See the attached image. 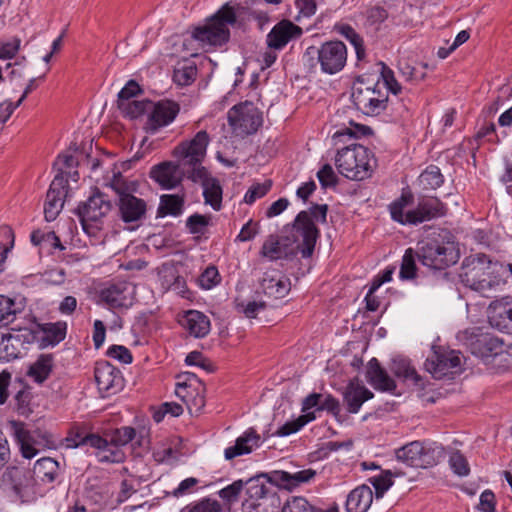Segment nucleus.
<instances>
[{"mask_svg":"<svg viewBox=\"0 0 512 512\" xmlns=\"http://www.w3.org/2000/svg\"><path fill=\"white\" fill-rule=\"evenodd\" d=\"M337 169L349 180L363 181L372 175L375 167L370 162H339Z\"/></svg>","mask_w":512,"mask_h":512,"instance_id":"obj_36","label":"nucleus"},{"mask_svg":"<svg viewBox=\"0 0 512 512\" xmlns=\"http://www.w3.org/2000/svg\"><path fill=\"white\" fill-rule=\"evenodd\" d=\"M302 29L289 20L277 23L267 35V45L274 50L282 49L291 40L301 36Z\"/></svg>","mask_w":512,"mask_h":512,"instance_id":"obj_23","label":"nucleus"},{"mask_svg":"<svg viewBox=\"0 0 512 512\" xmlns=\"http://www.w3.org/2000/svg\"><path fill=\"white\" fill-rule=\"evenodd\" d=\"M281 512H322L303 497H292L281 508Z\"/></svg>","mask_w":512,"mask_h":512,"instance_id":"obj_56","label":"nucleus"},{"mask_svg":"<svg viewBox=\"0 0 512 512\" xmlns=\"http://www.w3.org/2000/svg\"><path fill=\"white\" fill-rule=\"evenodd\" d=\"M397 472L391 470L382 471L379 475L371 477L369 482L375 488L376 497L380 498L393 485V476H398Z\"/></svg>","mask_w":512,"mask_h":512,"instance_id":"obj_51","label":"nucleus"},{"mask_svg":"<svg viewBox=\"0 0 512 512\" xmlns=\"http://www.w3.org/2000/svg\"><path fill=\"white\" fill-rule=\"evenodd\" d=\"M227 118L233 132L241 137L257 132L263 122L261 111L250 101L233 106Z\"/></svg>","mask_w":512,"mask_h":512,"instance_id":"obj_9","label":"nucleus"},{"mask_svg":"<svg viewBox=\"0 0 512 512\" xmlns=\"http://www.w3.org/2000/svg\"><path fill=\"white\" fill-rule=\"evenodd\" d=\"M460 355L459 351L433 346L431 354L425 361V368L435 379L450 378L460 370Z\"/></svg>","mask_w":512,"mask_h":512,"instance_id":"obj_12","label":"nucleus"},{"mask_svg":"<svg viewBox=\"0 0 512 512\" xmlns=\"http://www.w3.org/2000/svg\"><path fill=\"white\" fill-rule=\"evenodd\" d=\"M210 136L205 130L197 132L191 139L182 141L173 150L179 159L203 160L206 157Z\"/></svg>","mask_w":512,"mask_h":512,"instance_id":"obj_20","label":"nucleus"},{"mask_svg":"<svg viewBox=\"0 0 512 512\" xmlns=\"http://www.w3.org/2000/svg\"><path fill=\"white\" fill-rule=\"evenodd\" d=\"M354 135L349 129L334 133L332 144L336 150L335 160H369L374 157L367 147L358 143Z\"/></svg>","mask_w":512,"mask_h":512,"instance_id":"obj_15","label":"nucleus"},{"mask_svg":"<svg viewBox=\"0 0 512 512\" xmlns=\"http://www.w3.org/2000/svg\"><path fill=\"white\" fill-rule=\"evenodd\" d=\"M381 76L383 79V84H380L382 87V91H384V89L386 88L387 90H389L390 92H392L395 95L401 91V86L398 83V81L396 80V78L394 76V72L391 69H389L387 66H385V64H383V63H382Z\"/></svg>","mask_w":512,"mask_h":512,"instance_id":"obj_63","label":"nucleus"},{"mask_svg":"<svg viewBox=\"0 0 512 512\" xmlns=\"http://www.w3.org/2000/svg\"><path fill=\"white\" fill-rule=\"evenodd\" d=\"M20 380L12 379V374L7 370L0 372V405L7 403L14 396L16 388H19Z\"/></svg>","mask_w":512,"mask_h":512,"instance_id":"obj_45","label":"nucleus"},{"mask_svg":"<svg viewBox=\"0 0 512 512\" xmlns=\"http://www.w3.org/2000/svg\"><path fill=\"white\" fill-rule=\"evenodd\" d=\"M98 389L104 397L116 394L124 386L120 370L107 361L98 362L94 371Z\"/></svg>","mask_w":512,"mask_h":512,"instance_id":"obj_17","label":"nucleus"},{"mask_svg":"<svg viewBox=\"0 0 512 512\" xmlns=\"http://www.w3.org/2000/svg\"><path fill=\"white\" fill-rule=\"evenodd\" d=\"M33 477L43 484L53 483L59 475V463L51 457L38 459L31 471Z\"/></svg>","mask_w":512,"mask_h":512,"instance_id":"obj_34","label":"nucleus"},{"mask_svg":"<svg viewBox=\"0 0 512 512\" xmlns=\"http://www.w3.org/2000/svg\"><path fill=\"white\" fill-rule=\"evenodd\" d=\"M420 182L424 188L436 189L443 184L444 177L439 167L430 165L421 173Z\"/></svg>","mask_w":512,"mask_h":512,"instance_id":"obj_52","label":"nucleus"},{"mask_svg":"<svg viewBox=\"0 0 512 512\" xmlns=\"http://www.w3.org/2000/svg\"><path fill=\"white\" fill-rule=\"evenodd\" d=\"M264 476L246 481V497L242 503L243 512H280L281 501L272 485H266Z\"/></svg>","mask_w":512,"mask_h":512,"instance_id":"obj_6","label":"nucleus"},{"mask_svg":"<svg viewBox=\"0 0 512 512\" xmlns=\"http://www.w3.org/2000/svg\"><path fill=\"white\" fill-rule=\"evenodd\" d=\"M351 97L355 107L368 116L379 115L388 101V94L382 91L379 82L366 85L361 79L354 84Z\"/></svg>","mask_w":512,"mask_h":512,"instance_id":"obj_8","label":"nucleus"},{"mask_svg":"<svg viewBox=\"0 0 512 512\" xmlns=\"http://www.w3.org/2000/svg\"><path fill=\"white\" fill-rule=\"evenodd\" d=\"M14 342H19V339L12 334H2L0 338V353L7 360L18 357L19 351L15 347Z\"/></svg>","mask_w":512,"mask_h":512,"instance_id":"obj_60","label":"nucleus"},{"mask_svg":"<svg viewBox=\"0 0 512 512\" xmlns=\"http://www.w3.org/2000/svg\"><path fill=\"white\" fill-rule=\"evenodd\" d=\"M180 324L195 338H203L210 332V320L202 312L197 310L187 311Z\"/></svg>","mask_w":512,"mask_h":512,"instance_id":"obj_29","label":"nucleus"},{"mask_svg":"<svg viewBox=\"0 0 512 512\" xmlns=\"http://www.w3.org/2000/svg\"><path fill=\"white\" fill-rule=\"evenodd\" d=\"M449 465L458 476H467L470 472L467 459L459 451L453 452L449 458Z\"/></svg>","mask_w":512,"mask_h":512,"instance_id":"obj_62","label":"nucleus"},{"mask_svg":"<svg viewBox=\"0 0 512 512\" xmlns=\"http://www.w3.org/2000/svg\"><path fill=\"white\" fill-rule=\"evenodd\" d=\"M23 307L10 297L0 295V324L12 323L16 315L21 313Z\"/></svg>","mask_w":512,"mask_h":512,"instance_id":"obj_43","label":"nucleus"},{"mask_svg":"<svg viewBox=\"0 0 512 512\" xmlns=\"http://www.w3.org/2000/svg\"><path fill=\"white\" fill-rule=\"evenodd\" d=\"M321 188L326 190L335 188L338 183V177L331 165L326 163L316 174Z\"/></svg>","mask_w":512,"mask_h":512,"instance_id":"obj_58","label":"nucleus"},{"mask_svg":"<svg viewBox=\"0 0 512 512\" xmlns=\"http://www.w3.org/2000/svg\"><path fill=\"white\" fill-rule=\"evenodd\" d=\"M316 476V471L309 468L296 472L275 471L273 481L288 490L299 487L302 484L310 482Z\"/></svg>","mask_w":512,"mask_h":512,"instance_id":"obj_30","label":"nucleus"},{"mask_svg":"<svg viewBox=\"0 0 512 512\" xmlns=\"http://www.w3.org/2000/svg\"><path fill=\"white\" fill-rule=\"evenodd\" d=\"M111 187L118 196L117 205L123 222L132 223L145 218L147 203L135 196L138 188L136 181H127L118 173L111 181Z\"/></svg>","mask_w":512,"mask_h":512,"instance_id":"obj_5","label":"nucleus"},{"mask_svg":"<svg viewBox=\"0 0 512 512\" xmlns=\"http://www.w3.org/2000/svg\"><path fill=\"white\" fill-rule=\"evenodd\" d=\"M260 285L265 295L275 299L285 297L291 289L289 278L275 269L263 274Z\"/></svg>","mask_w":512,"mask_h":512,"instance_id":"obj_24","label":"nucleus"},{"mask_svg":"<svg viewBox=\"0 0 512 512\" xmlns=\"http://www.w3.org/2000/svg\"><path fill=\"white\" fill-rule=\"evenodd\" d=\"M413 201V194L410 191H403L401 196L389 205L391 218L402 225H410L408 220L414 218V209L407 212L405 209Z\"/></svg>","mask_w":512,"mask_h":512,"instance_id":"obj_35","label":"nucleus"},{"mask_svg":"<svg viewBox=\"0 0 512 512\" xmlns=\"http://www.w3.org/2000/svg\"><path fill=\"white\" fill-rule=\"evenodd\" d=\"M338 31L354 46L357 58L361 59L364 57L365 50L362 37L349 25H341Z\"/></svg>","mask_w":512,"mask_h":512,"instance_id":"obj_54","label":"nucleus"},{"mask_svg":"<svg viewBox=\"0 0 512 512\" xmlns=\"http://www.w3.org/2000/svg\"><path fill=\"white\" fill-rule=\"evenodd\" d=\"M501 269V264L480 253L463 260L459 276L466 287L485 295L502 282Z\"/></svg>","mask_w":512,"mask_h":512,"instance_id":"obj_2","label":"nucleus"},{"mask_svg":"<svg viewBox=\"0 0 512 512\" xmlns=\"http://www.w3.org/2000/svg\"><path fill=\"white\" fill-rule=\"evenodd\" d=\"M2 481L21 502H30L35 498L36 482L31 470L19 466L8 467Z\"/></svg>","mask_w":512,"mask_h":512,"instance_id":"obj_13","label":"nucleus"},{"mask_svg":"<svg viewBox=\"0 0 512 512\" xmlns=\"http://www.w3.org/2000/svg\"><path fill=\"white\" fill-rule=\"evenodd\" d=\"M285 233L281 237L269 235L261 247L260 254L271 261L289 259L299 252L304 258L313 254L319 230L305 210L297 214Z\"/></svg>","mask_w":512,"mask_h":512,"instance_id":"obj_1","label":"nucleus"},{"mask_svg":"<svg viewBox=\"0 0 512 512\" xmlns=\"http://www.w3.org/2000/svg\"><path fill=\"white\" fill-rule=\"evenodd\" d=\"M503 344V340L497 337L482 334L477 337L475 342H472V345H475L472 352L474 354H480L482 357L497 355L502 351Z\"/></svg>","mask_w":512,"mask_h":512,"instance_id":"obj_38","label":"nucleus"},{"mask_svg":"<svg viewBox=\"0 0 512 512\" xmlns=\"http://www.w3.org/2000/svg\"><path fill=\"white\" fill-rule=\"evenodd\" d=\"M67 193L68 190H65L64 178L60 175H55L44 204V216L48 222L54 221L61 212Z\"/></svg>","mask_w":512,"mask_h":512,"instance_id":"obj_22","label":"nucleus"},{"mask_svg":"<svg viewBox=\"0 0 512 512\" xmlns=\"http://www.w3.org/2000/svg\"><path fill=\"white\" fill-rule=\"evenodd\" d=\"M136 436V431L133 427L123 426L115 429L111 435L110 440L119 448L130 443Z\"/></svg>","mask_w":512,"mask_h":512,"instance_id":"obj_59","label":"nucleus"},{"mask_svg":"<svg viewBox=\"0 0 512 512\" xmlns=\"http://www.w3.org/2000/svg\"><path fill=\"white\" fill-rule=\"evenodd\" d=\"M366 378L368 383L378 391L382 392H394L396 390V383L391 378L387 371L381 367L379 361L376 358H372L366 369Z\"/></svg>","mask_w":512,"mask_h":512,"instance_id":"obj_27","label":"nucleus"},{"mask_svg":"<svg viewBox=\"0 0 512 512\" xmlns=\"http://www.w3.org/2000/svg\"><path fill=\"white\" fill-rule=\"evenodd\" d=\"M53 362L51 354H42L30 365L27 375L35 382L43 383L52 372Z\"/></svg>","mask_w":512,"mask_h":512,"instance_id":"obj_39","label":"nucleus"},{"mask_svg":"<svg viewBox=\"0 0 512 512\" xmlns=\"http://www.w3.org/2000/svg\"><path fill=\"white\" fill-rule=\"evenodd\" d=\"M220 282V275L215 266H208L199 276L198 283L201 288L209 290Z\"/></svg>","mask_w":512,"mask_h":512,"instance_id":"obj_61","label":"nucleus"},{"mask_svg":"<svg viewBox=\"0 0 512 512\" xmlns=\"http://www.w3.org/2000/svg\"><path fill=\"white\" fill-rule=\"evenodd\" d=\"M181 512H223V508L217 500L204 497L186 505Z\"/></svg>","mask_w":512,"mask_h":512,"instance_id":"obj_49","label":"nucleus"},{"mask_svg":"<svg viewBox=\"0 0 512 512\" xmlns=\"http://www.w3.org/2000/svg\"><path fill=\"white\" fill-rule=\"evenodd\" d=\"M417 257L412 248H408L402 258L399 277L402 280H411L416 277L417 267L415 258Z\"/></svg>","mask_w":512,"mask_h":512,"instance_id":"obj_50","label":"nucleus"},{"mask_svg":"<svg viewBox=\"0 0 512 512\" xmlns=\"http://www.w3.org/2000/svg\"><path fill=\"white\" fill-rule=\"evenodd\" d=\"M246 488V481L236 480L232 484L218 491L219 497L228 504L235 503L243 488Z\"/></svg>","mask_w":512,"mask_h":512,"instance_id":"obj_55","label":"nucleus"},{"mask_svg":"<svg viewBox=\"0 0 512 512\" xmlns=\"http://www.w3.org/2000/svg\"><path fill=\"white\" fill-rule=\"evenodd\" d=\"M261 445L260 435L253 429L249 428L241 436H239L233 446L227 447L224 451L225 459L232 460L235 457L249 454Z\"/></svg>","mask_w":512,"mask_h":512,"instance_id":"obj_28","label":"nucleus"},{"mask_svg":"<svg viewBox=\"0 0 512 512\" xmlns=\"http://www.w3.org/2000/svg\"><path fill=\"white\" fill-rule=\"evenodd\" d=\"M197 76V67L190 61H182L174 69L173 80L176 84L187 86L194 82Z\"/></svg>","mask_w":512,"mask_h":512,"instance_id":"obj_42","label":"nucleus"},{"mask_svg":"<svg viewBox=\"0 0 512 512\" xmlns=\"http://www.w3.org/2000/svg\"><path fill=\"white\" fill-rule=\"evenodd\" d=\"M391 372L398 378L403 379L405 382H411L412 385L423 388L424 382L422 377L417 373L415 368L411 365L409 359L397 356L392 360Z\"/></svg>","mask_w":512,"mask_h":512,"instance_id":"obj_33","label":"nucleus"},{"mask_svg":"<svg viewBox=\"0 0 512 512\" xmlns=\"http://www.w3.org/2000/svg\"><path fill=\"white\" fill-rule=\"evenodd\" d=\"M416 255L422 265L435 270L446 269L459 259V251L448 232L421 242Z\"/></svg>","mask_w":512,"mask_h":512,"instance_id":"obj_4","label":"nucleus"},{"mask_svg":"<svg viewBox=\"0 0 512 512\" xmlns=\"http://www.w3.org/2000/svg\"><path fill=\"white\" fill-rule=\"evenodd\" d=\"M184 198L176 194H164L160 197L157 216H179L183 211Z\"/></svg>","mask_w":512,"mask_h":512,"instance_id":"obj_40","label":"nucleus"},{"mask_svg":"<svg viewBox=\"0 0 512 512\" xmlns=\"http://www.w3.org/2000/svg\"><path fill=\"white\" fill-rule=\"evenodd\" d=\"M135 288L127 281L112 283L102 288L100 302L110 309L129 308L133 304Z\"/></svg>","mask_w":512,"mask_h":512,"instance_id":"obj_16","label":"nucleus"},{"mask_svg":"<svg viewBox=\"0 0 512 512\" xmlns=\"http://www.w3.org/2000/svg\"><path fill=\"white\" fill-rule=\"evenodd\" d=\"M201 164L202 162H188L187 178L201 184L205 204L219 211L222 207V187L219 180Z\"/></svg>","mask_w":512,"mask_h":512,"instance_id":"obj_10","label":"nucleus"},{"mask_svg":"<svg viewBox=\"0 0 512 512\" xmlns=\"http://www.w3.org/2000/svg\"><path fill=\"white\" fill-rule=\"evenodd\" d=\"M237 21L234 9L225 4L214 15L208 18L204 25L198 26L192 33L193 39L198 41L205 50L222 47L230 39V26Z\"/></svg>","mask_w":512,"mask_h":512,"instance_id":"obj_3","label":"nucleus"},{"mask_svg":"<svg viewBox=\"0 0 512 512\" xmlns=\"http://www.w3.org/2000/svg\"><path fill=\"white\" fill-rule=\"evenodd\" d=\"M149 107H151V101L147 99L131 100L124 103L121 101L120 106H118L122 114L131 119L138 118L143 114L148 115Z\"/></svg>","mask_w":512,"mask_h":512,"instance_id":"obj_44","label":"nucleus"},{"mask_svg":"<svg viewBox=\"0 0 512 512\" xmlns=\"http://www.w3.org/2000/svg\"><path fill=\"white\" fill-rule=\"evenodd\" d=\"M100 150L93 149V140L90 138L75 139L69 147L61 152L56 160H99Z\"/></svg>","mask_w":512,"mask_h":512,"instance_id":"obj_25","label":"nucleus"},{"mask_svg":"<svg viewBox=\"0 0 512 512\" xmlns=\"http://www.w3.org/2000/svg\"><path fill=\"white\" fill-rule=\"evenodd\" d=\"M179 113V105L170 100L152 102L149 107L147 129L156 132L159 128L169 125Z\"/></svg>","mask_w":512,"mask_h":512,"instance_id":"obj_21","label":"nucleus"},{"mask_svg":"<svg viewBox=\"0 0 512 512\" xmlns=\"http://www.w3.org/2000/svg\"><path fill=\"white\" fill-rule=\"evenodd\" d=\"M79 162H54V167L58 173L64 178L65 190H67V183L69 180L77 182L79 179V172L77 170Z\"/></svg>","mask_w":512,"mask_h":512,"instance_id":"obj_53","label":"nucleus"},{"mask_svg":"<svg viewBox=\"0 0 512 512\" xmlns=\"http://www.w3.org/2000/svg\"><path fill=\"white\" fill-rule=\"evenodd\" d=\"M308 55H316L322 72L335 74L341 71L347 61V48L341 41H328L319 48L309 47Z\"/></svg>","mask_w":512,"mask_h":512,"instance_id":"obj_11","label":"nucleus"},{"mask_svg":"<svg viewBox=\"0 0 512 512\" xmlns=\"http://www.w3.org/2000/svg\"><path fill=\"white\" fill-rule=\"evenodd\" d=\"M374 394L365 386L350 382L344 392V402L347 405L348 412L358 413L362 404L372 399Z\"/></svg>","mask_w":512,"mask_h":512,"instance_id":"obj_32","label":"nucleus"},{"mask_svg":"<svg viewBox=\"0 0 512 512\" xmlns=\"http://www.w3.org/2000/svg\"><path fill=\"white\" fill-rule=\"evenodd\" d=\"M366 22L370 26L378 27L387 17L388 12L380 6H374L366 10Z\"/></svg>","mask_w":512,"mask_h":512,"instance_id":"obj_64","label":"nucleus"},{"mask_svg":"<svg viewBox=\"0 0 512 512\" xmlns=\"http://www.w3.org/2000/svg\"><path fill=\"white\" fill-rule=\"evenodd\" d=\"M181 162H159L150 171V177L157 182L162 189L170 190L176 188L187 175L188 162L186 167H181Z\"/></svg>","mask_w":512,"mask_h":512,"instance_id":"obj_18","label":"nucleus"},{"mask_svg":"<svg viewBox=\"0 0 512 512\" xmlns=\"http://www.w3.org/2000/svg\"><path fill=\"white\" fill-rule=\"evenodd\" d=\"M15 437L20 445V450L24 458L31 459L36 456L38 450L31 443L30 433L22 425H16Z\"/></svg>","mask_w":512,"mask_h":512,"instance_id":"obj_46","label":"nucleus"},{"mask_svg":"<svg viewBox=\"0 0 512 512\" xmlns=\"http://www.w3.org/2000/svg\"><path fill=\"white\" fill-rule=\"evenodd\" d=\"M444 457V448L435 442L413 441L396 450V459L407 466L428 468Z\"/></svg>","mask_w":512,"mask_h":512,"instance_id":"obj_7","label":"nucleus"},{"mask_svg":"<svg viewBox=\"0 0 512 512\" xmlns=\"http://www.w3.org/2000/svg\"><path fill=\"white\" fill-rule=\"evenodd\" d=\"M14 246V233L9 226L0 227V272L5 270L8 253Z\"/></svg>","mask_w":512,"mask_h":512,"instance_id":"obj_47","label":"nucleus"},{"mask_svg":"<svg viewBox=\"0 0 512 512\" xmlns=\"http://www.w3.org/2000/svg\"><path fill=\"white\" fill-rule=\"evenodd\" d=\"M271 187V180L253 184L245 193L244 202L249 205L253 204L257 199L264 197L270 191Z\"/></svg>","mask_w":512,"mask_h":512,"instance_id":"obj_57","label":"nucleus"},{"mask_svg":"<svg viewBox=\"0 0 512 512\" xmlns=\"http://www.w3.org/2000/svg\"><path fill=\"white\" fill-rule=\"evenodd\" d=\"M112 205L108 196L100 191L94 192L87 201L83 202L77 208V215L80 218L83 230L90 233L94 228L93 223L99 222L111 210Z\"/></svg>","mask_w":512,"mask_h":512,"instance_id":"obj_14","label":"nucleus"},{"mask_svg":"<svg viewBox=\"0 0 512 512\" xmlns=\"http://www.w3.org/2000/svg\"><path fill=\"white\" fill-rule=\"evenodd\" d=\"M446 206L436 197L423 198L414 209V218L408 220L410 225H417L446 214Z\"/></svg>","mask_w":512,"mask_h":512,"instance_id":"obj_26","label":"nucleus"},{"mask_svg":"<svg viewBox=\"0 0 512 512\" xmlns=\"http://www.w3.org/2000/svg\"><path fill=\"white\" fill-rule=\"evenodd\" d=\"M82 443H88V446L94 449V455L100 463H121L125 459L121 448L99 434H89Z\"/></svg>","mask_w":512,"mask_h":512,"instance_id":"obj_19","label":"nucleus"},{"mask_svg":"<svg viewBox=\"0 0 512 512\" xmlns=\"http://www.w3.org/2000/svg\"><path fill=\"white\" fill-rule=\"evenodd\" d=\"M67 325L65 322L46 323L43 326V346H55L64 340Z\"/></svg>","mask_w":512,"mask_h":512,"instance_id":"obj_41","label":"nucleus"},{"mask_svg":"<svg viewBox=\"0 0 512 512\" xmlns=\"http://www.w3.org/2000/svg\"><path fill=\"white\" fill-rule=\"evenodd\" d=\"M315 416L313 413H307L299 416L298 418L287 421L285 424L280 426L278 430L275 432L276 436L285 437L289 436L293 433L298 432L304 425L314 420Z\"/></svg>","mask_w":512,"mask_h":512,"instance_id":"obj_48","label":"nucleus"},{"mask_svg":"<svg viewBox=\"0 0 512 512\" xmlns=\"http://www.w3.org/2000/svg\"><path fill=\"white\" fill-rule=\"evenodd\" d=\"M489 321L500 331L512 334V307L507 304L493 307L489 314Z\"/></svg>","mask_w":512,"mask_h":512,"instance_id":"obj_37","label":"nucleus"},{"mask_svg":"<svg viewBox=\"0 0 512 512\" xmlns=\"http://www.w3.org/2000/svg\"><path fill=\"white\" fill-rule=\"evenodd\" d=\"M373 502V491L368 485H360L347 496V512H367Z\"/></svg>","mask_w":512,"mask_h":512,"instance_id":"obj_31","label":"nucleus"}]
</instances>
